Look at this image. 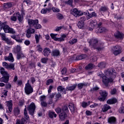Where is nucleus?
<instances>
[{
	"label": "nucleus",
	"mask_w": 124,
	"mask_h": 124,
	"mask_svg": "<svg viewBox=\"0 0 124 124\" xmlns=\"http://www.w3.org/2000/svg\"><path fill=\"white\" fill-rule=\"evenodd\" d=\"M66 4H68L71 6H72V3H73V0H68V1H66L65 2Z\"/></svg>",
	"instance_id": "864d4df0"
},
{
	"label": "nucleus",
	"mask_w": 124,
	"mask_h": 124,
	"mask_svg": "<svg viewBox=\"0 0 124 124\" xmlns=\"http://www.w3.org/2000/svg\"><path fill=\"white\" fill-rule=\"evenodd\" d=\"M48 116L50 119H53L54 117L55 118H57V114H56V113L54 111H49L48 113Z\"/></svg>",
	"instance_id": "2f4dec72"
},
{
	"label": "nucleus",
	"mask_w": 124,
	"mask_h": 124,
	"mask_svg": "<svg viewBox=\"0 0 124 124\" xmlns=\"http://www.w3.org/2000/svg\"><path fill=\"white\" fill-rule=\"evenodd\" d=\"M62 108H61L60 107H58L55 109V111L57 114H61V113L62 112Z\"/></svg>",
	"instance_id": "09e8293b"
},
{
	"label": "nucleus",
	"mask_w": 124,
	"mask_h": 124,
	"mask_svg": "<svg viewBox=\"0 0 124 124\" xmlns=\"http://www.w3.org/2000/svg\"><path fill=\"white\" fill-rule=\"evenodd\" d=\"M35 108H36V107L35 106V104L33 102L31 103L28 106V110L29 112V114H30L31 116H33L34 114Z\"/></svg>",
	"instance_id": "6e6552de"
},
{
	"label": "nucleus",
	"mask_w": 124,
	"mask_h": 124,
	"mask_svg": "<svg viewBox=\"0 0 124 124\" xmlns=\"http://www.w3.org/2000/svg\"><path fill=\"white\" fill-rule=\"evenodd\" d=\"M108 10V7L106 6H102L101 7V8L99 9V11L100 12H105L106 11H107Z\"/></svg>",
	"instance_id": "e433bc0d"
},
{
	"label": "nucleus",
	"mask_w": 124,
	"mask_h": 124,
	"mask_svg": "<svg viewBox=\"0 0 124 124\" xmlns=\"http://www.w3.org/2000/svg\"><path fill=\"white\" fill-rule=\"evenodd\" d=\"M23 58H25V55L22 51L20 52H18L17 53L16 59L17 60H20V59H23Z\"/></svg>",
	"instance_id": "c756f323"
},
{
	"label": "nucleus",
	"mask_w": 124,
	"mask_h": 124,
	"mask_svg": "<svg viewBox=\"0 0 124 124\" xmlns=\"http://www.w3.org/2000/svg\"><path fill=\"white\" fill-rule=\"evenodd\" d=\"M62 113H65L66 114H67V113L69 112L67 106H64L63 107H62Z\"/></svg>",
	"instance_id": "473e14b6"
},
{
	"label": "nucleus",
	"mask_w": 124,
	"mask_h": 124,
	"mask_svg": "<svg viewBox=\"0 0 124 124\" xmlns=\"http://www.w3.org/2000/svg\"><path fill=\"white\" fill-rule=\"evenodd\" d=\"M98 99L100 101H105V99H106V98H105V97H103L101 96V97H99L98 98Z\"/></svg>",
	"instance_id": "e2e57ef3"
},
{
	"label": "nucleus",
	"mask_w": 124,
	"mask_h": 124,
	"mask_svg": "<svg viewBox=\"0 0 124 124\" xmlns=\"http://www.w3.org/2000/svg\"><path fill=\"white\" fill-rule=\"evenodd\" d=\"M54 82V80L52 79H49L46 81V85H49L51 83H53Z\"/></svg>",
	"instance_id": "4d7b16f0"
},
{
	"label": "nucleus",
	"mask_w": 124,
	"mask_h": 124,
	"mask_svg": "<svg viewBox=\"0 0 124 124\" xmlns=\"http://www.w3.org/2000/svg\"><path fill=\"white\" fill-rule=\"evenodd\" d=\"M107 103L108 104H115V103H117V99L115 98L109 99L107 100Z\"/></svg>",
	"instance_id": "bb28decb"
},
{
	"label": "nucleus",
	"mask_w": 124,
	"mask_h": 124,
	"mask_svg": "<svg viewBox=\"0 0 124 124\" xmlns=\"http://www.w3.org/2000/svg\"><path fill=\"white\" fill-rule=\"evenodd\" d=\"M84 26H85V24L83 22L78 21V26L79 29H83V28H84Z\"/></svg>",
	"instance_id": "c9c22d12"
},
{
	"label": "nucleus",
	"mask_w": 124,
	"mask_h": 124,
	"mask_svg": "<svg viewBox=\"0 0 124 124\" xmlns=\"http://www.w3.org/2000/svg\"><path fill=\"white\" fill-rule=\"evenodd\" d=\"M42 54L45 57H49L51 54V49L48 47H46L44 49Z\"/></svg>",
	"instance_id": "f8f14e48"
},
{
	"label": "nucleus",
	"mask_w": 124,
	"mask_h": 124,
	"mask_svg": "<svg viewBox=\"0 0 124 124\" xmlns=\"http://www.w3.org/2000/svg\"><path fill=\"white\" fill-rule=\"evenodd\" d=\"M57 90L58 92H60L62 93H64L65 94L66 93V88H64L62 86H59L57 87Z\"/></svg>",
	"instance_id": "412c9836"
},
{
	"label": "nucleus",
	"mask_w": 124,
	"mask_h": 124,
	"mask_svg": "<svg viewBox=\"0 0 124 124\" xmlns=\"http://www.w3.org/2000/svg\"><path fill=\"white\" fill-rule=\"evenodd\" d=\"M114 36L118 39H123L124 37V34L120 31H118L115 33Z\"/></svg>",
	"instance_id": "2eb2a0df"
},
{
	"label": "nucleus",
	"mask_w": 124,
	"mask_h": 124,
	"mask_svg": "<svg viewBox=\"0 0 124 124\" xmlns=\"http://www.w3.org/2000/svg\"><path fill=\"white\" fill-rule=\"evenodd\" d=\"M96 31L98 33H101L102 32L107 31V29L104 27H97L96 28Z\"/></svg>",
	"instance_id": "5701e85b"
},
{
	"label": "nucleus",
	"mask_w": 124,
	"mask_h": 124,
	"mask_svg": "<svg viewBox=\"0 0 124 124\" xmlns=\"http://www.w3.org/2000/svg\"><path fill=\"white\" fill-rule=\"evenodd\" d=\"M108 73L109 74V75H112L114 73V69H109L108 71Z\"/></svg>",
	"instance_id": "6e6d98bb"
},
{
	"label": "nucleus",
	"mask_w": 124,
	"mask_h": 124,
	"mask_svg": "<svg viewBox=\"0 0 124 124\" xmlns=\"http://www.w3.org/2000/svg\"><path fill=\"white\" fill-rule=\"evenodd\" d=\"M15 40L16 41V42H18V43H22L23 41L24 40L23 39H20V37H17L16 36V39H15Z\"/></svg>",
	"instance_id": "37998d69"
},
{
	"label": "nucleus",
	"mask_w": 124,
	"mask_h": 124,
	"mask_svg": "<svg viewBox=\"0 0 124 124\" xmlns=\"http://www.w3.org/2000/svg\"><path fill=\"white\" fill-rule=\"evenodd\" d=\"M24 90L26 94H31V93H32L33 92V89L32 88V87H31V85L30 84V83H29V80L28 81L27 83L25 84Z\"/></svg>",
	"instance_id": "0eeeda50"
},
{
	"label": "nucleus",
	"mask_w": 124,
	"mask_h": 124,
	"mask_svg": "<svg viewBox=\"0 0 124 124\" xmlns=\"http://www.w3.org/2000/svg\"><path fill=\"white\" fill-rule=\"evenodd\" d=\"M51 55L53 57H58V56H60V51L58 49L53 50L52 51Z\"/></svg>",
	"instance_id": "c85d7f7f"
},
{
	"label": "nucleus",
	"mask_w": 124,
	"mask_h": 124,
	"mask_svg": "<svg viewBox=\"0 0 124 124\" xmlns=\"http://www.w3.org/2000/svg\"><path fill=\"white\" fill-rule=\"evenodd\" d=\"M94 67V65H93V63H89L88 65H87L85 68L86 70H91V69H93Z\"/></svg>",
	"instance_id": "7c9ffc66"
},
{
	"label": "nucleus",
	"mask_w": 124,
	"mask_h": 124,
	"mask_svg": "<svg viewBox=\"0 0 124 124\" xmlns=\"http://www.w3.org/2000/svg\"><path fill=\"white\" fill-rule=\"evenodd\" d=\"M28 23L30 27H34L35 29H41L42 26L38 24V19H28Z\"/></svg>",
	"instance_id": "39448f33"
},
{
	"label": "nucleus",
	"mask_w": 124,
	"mask_h": 124,
	"mask_svg": "<svg viewBox=\"0 0 124 124\" xmlns=\"http://www.w3.org/2000/svg\"><path fill=\"white\" fill-rule=\"evenodd\" d=\"M85 86H87V84L86 83H79L78 85V89H83V87H84Z\"/></svg>",
	"instance_id": "de8ad7c7"
},
{
	"label": "nucleus",
	"mask_w": 124,
	"mask_h": 124,
	"mask_svg": "<svg viewBox=\"0 0 124 124\" xmlns=\"http://www.w3.org/2000/svg\"><path fill=\"white\" fill-rule=\"evenodd\" d=\"M4 59L5 61H8V62H14V58L12 53H10L8 56H5Z\"/></svg>",
	"instance_id": "ddd939ff"
},
{
	"label": "nucleus",
	"mask_w": 124,
	"mask_h": 124,
	"mask_svg": "<svg viewBox=\"0 0 124 124\" xmlns=\"http://www.w3.org/2000/svg\"><path fill=\"white\" fill-rule=\"evenodd\" d=\"M99 90V88H98L97 86H95L93 87V89H91L90 90V92H93L94 91H98Z\"/></svg>",
	"instance_id": "680f3d73"
},
{
	"label": "nucleus",
	"mask_w": 124,
	"mask_h": 124,
	"mask_svg": "<svg viewBox=\"0 0 124 124\" xmlns=\"http://www.w3.org/2000/svg\"><path fill=\"white\" fill-rule=\"evenodd\" d=\"M15 40L16 41V42H18V43H22L23 41L24 40L23 39H20V37H17L16 36V39H15Z\"/></svg>",
	"instance_id": "79ce46f5"
},
{
	"label": "nucleus",
	"mask_w": 124,
	"mask_h": 124,
	"mask_svg": "<svg viewBox=\"0 0 124 124\" xmlns=\"http://www.w3.org/2000/svg\"><path fill=\"white\" fill-rule=\"evenodd\" d=\"M1 40L3 41H5L8 45H13L14 42L9 39L8 38H6L5 33H0Z\"/></svg>",
	"instance_id": "1a4fd4ad"
},
{
	"label": "nucleus",
	"mask_w": 124,
	"mask_h": 124,
	"mask_svg": "<svg viewBox=\"0 0 124 124\" xmlns=\"http://www.w3.org/2000/svg\"><path fill=\"white\" fill-rule=\"evenodd\" d=\"M52 10L53 12H60V10L58 8H55V7H53L52 8Z\"/></svg>",
	"instance_id": "13d9d810"
},
{
	"label": "nucleus",
	"mask_w": 124,
	"mask_h": 124,
	"mask_svg": "<svg viewBox=\"0 0 124 124\" xmlns=\"http://www.w3.org/2000/svg\"><path fill=\"white\" fill-rule=\"evenodd\" d=\"M71 13L72 15L76 17H79V16H82V15H83V13L81 11H79L76 8L73 9Z\"/></svg>",
	"instance_id": "9d476101"
},
{
	"label": "nucleus",
	"mask_w": 124,
	"mask_h": 124,
	"mask_svg": "<svg viewBox=\"0 0 124 124\" xmlns=\"http://www.w3.org/2000/svg\"><path fill=\"white\" fill-rule=\"evenodd\" d=\"M14 114L15 116H18L20 114V109L18 108H14Z\"/></svg>",
	"instance_id": "4c0bfd02"
},
{
	"label": "nucleus",
	"mask_w": 124,
	"mask_h": 124,
	"mask_svg": "<svg viewBox=\"0 0 124 124\" xmlns=\"http://www.w3.org/2000/svg\"><path fill=\"white\" fill-rule=\"evenodd\" d=\"M98 66L100 67V68H105L106 66V63L104 62H100L98 63Z\"/></svg>",
	"instance_id": "f704fd0d"
},
{
	"label": "nucleus",
	"mask_w": 124,
	"mask_h": 124,
	"mask_svg": "<svg viewBox=\"0 0 124 124\" xmlns=\"http://www.w3.org/2000/svg\"><path fill=\"white\" fill-rule=\"evenodd\" d=\"M68 107L72 112L74 113V112L76 111V108H75L74 104L70 103L69 104Z\"/></svg>",
	"instance_id": "cd10ccee"
},
{
	"label": "nucleus",
	"mask_w": 124,
	"mask_h": 124,
	"mask_svg": "<svg viewBox=\"0 0 124 124\" xmlns=\"http://www.w3.org/2000/svg\"><path fill=\"white\" fill-rule=\"evenodd\" d=\"M30 120V117L27 112V108H25L24 110V117L21 120H16V124H27L28 121Z\"/></svg>",
	"instance_id": "20e7f679"
},
{
	"label": "nucleus",
	"mask_w": 124,
	"mask_h": 124,
	"mask_svg": "<svg viewBox=\"0 0 124 124\" xmlns=\"http://www.w3.org/2000/svg\"><path fill=\"white\" fill-rule=\"evenodd\" d=\"M67 118V114L65 112H61L59 114V119H60L61 121H64Z\"/></svg>",
	"instance_id": "a211bd4d"
},
{
	"label": "nucleus",
	"mask_w": 124,
	"mask_h": 124,
	"mask_svg": "<svg viewBox=\"0 0 124 124\" xmlns=\"http://www.w3.org/2000/svg\"><path fill=\"white\" fill-rule=\"evenodd\" d=\"M47 11H48V10L47 8L46 9H42L41 12L42 13V14H46L47 13Z\"/></svg>",
	"instance_id": "0e129e2a"
},
{
	"label": "nucleus",
	"mask_w": 124,
	"mask_h": 124,
	"mask_svg": "<svg viewBox=\"0 0 124 124\" xmlns=\"http://www.w3.org/2000/svg\"><path fill=\"white\" fill-rule=\"evenodd\" d=\"M13 6V2H8L5 3H4V7L6 9H8V8H11Z\"/></svg>",
	"instance_id": "a878e982"
},
{
	"label": "nucleus",
	"mask_w": 124,
	"mask_h": 124,
	"mask_svg": "<svg viewBox=\"0 0 124 124\" xmlns=\"http://www.w3.org/2000/svg\"><path fill=\"white\" fill-rule=\"evenodd\" d=\"M57 18L58 20H62V19H63V16L61 14L58 13L57 14Z\"/></svg>",
	"instance_id": "c03bdc74"
},
{
	"label": "nucleus",
	"mask_w": 124,
	"mask_h": 124,
	"mask_svg": "<svg viewBox=\"0 0 124 124\" xmlns=\"http://www.w3.org/2000/svg\"><path fill=\"white\" fill-rule=\"evenodd\" d=\"M27 31L28 32H29L30 34H32V33H34L35 31L34 29H33L32 28H30L27 30Z\"/></svg>",
	"instance_id": "49530a36"
},
{
	"label": "nucleus",
	"mask_w": 124,
	"mask_h": 124,
	"mask_svg": "<svg viewBox=\"0 0 124 124\" xmlns=\"http://www.w3.org/2000/svg\"><path fill=\"white\" fill-rule=\"evenodd\" d=\"M103 82L106 87H108V84H109V83L113 82V78H108L106 77V76H104L103 77Z\"/></svg>",
	"instance_id": "9b49d317"
},
{
	"label": "nucleus",
	"mask_w": 124,
	"mask_h": 124,
	"mask_svg": "<svg viewBox=\"0 0 124 124\" xmlns=\"http://www.w3.org/2000/svg\"><path fill=\"white\" fill-rule=\"evenodd\" d=\"M116 93H117V90H116V89H115V88H113L111 90L110 93H111V94H116Z\"/></svg>",
	"instance_id": "338daca9"
},
{
	"label": "nucleus",
	"mask_w": 124,
	"mask_h": 124,
	"mask_svg": "<svg viewBox=\"0 0 124 124\" xmlns=\"http://www.w3.org/2000/svg\"><path fill=\"white\" fill-rule=\"evenodd\" d=\"M41 61L43 63H46V62H47V61H48V58H42Z\"/></svg>",
	"instance_id": "bf43d9fd"
},
{
	"label": "nucleus",
	"mask_w": 124,
	"mask_h": 124,
	"mask_svg": "<svg viewBox=\"0 0 124 124\" xmlns=\"http://www.w3.org/2000/svg\"><path fill=\"white\" fill-rule=\"evenodd\" d=\"M78 40L76 38L72 39V40L69 41V44L71 45H73V44H75V43H77Z\"/></svg>",
	"instance_id": "58836bf2"
},
{
	"label": "nucleus",
	"mask_w": 124,
	"mask_h": 124,
	"mask_svg": "<svg viewBox=\"0 0 124 124\" xmlns=\"http://www.w3.org/2000/svg\"><path fill=\"white\" fill-rule=\"evenodd\" d=\"M111 50L114 56H118V55H120L122 53L123 48L120 46L116 45L112 47Z\"/></svg>",
	"instance_id": "423d86ee"
},
{
	"label": "nucleus",
	"mask_w": 124,
	"mask_h": 124,
	"mask_svg": "<svg viewBox=\"0 0 124 124\" xmlns=\"http://www.w3.org/2000/svg\"><path fill=\"white\" fill-rule=\"evenodd\" d=\"M13 52L15 53V54H18V53L22 52V51H21V46L19 45H17L14 48Z\"/></svg>",
	"instance_id": "393cba45"
},
{
	"label": "nucleus",
	"mask_w": 124,
	"mask_h": 124,
	"mask_svg": "<svg viewBox=\"0 0 124 124\" xmlns=\"http://www.w3.org/2000/svg\"><path fill=\"white\" fill-rule=\"evenodd\" d=\"M100 94L101 96L105 97L106 98V96L108 95V93L106 92V91H100Z\"/></svg>",
	"instance_id": "72a5a7b5"
},
{
	"label": "nucleus",
	"mask_w": 124,
	"mask_h": 124,
	"mask_svg": "<svg viewBox=\"0 0 124 124\" xmlns=\"http://www.w3.org/2000/svg\"><path fill=\"white\" fill-rule=\"evenodd\" d=\"M39 36H40V35H37L36 34H35V38L36 40V43H38L39 42Z\"/></svg>",
	"instance_id": "5fc2aeb1"
},
{
	"label": "nucleus",
	"mask_w": 124,
	"mask_h": 124,
	"mask_svg": "<svg viewBox=\"0 0 124 124\" xmlns=\"http://www.w3.org/2000/svg\"><path fill=\"white\" fill-rule=\"evenodd\" d=\"M70 59H71V61H78V59H77V56L76 55H74L73 56H71L70 57Z\"/></svg>",
	"instance_id": "3c124183"
},
{
	"label": "nucleus",
	"mask_w": 124,
	"mask_h": 124,
	"mask_svg": "<svg viewBox=\"0 0 124 124\" xmlns=\"http://www.w3.org/2000/svg\"><path fill=\"white\" fill-rule=\"evenodd\" d=\"M13 104H12V101L10 100L9 101H7V106L8 107V110L9 112H12V106Z\"/></svg>",
	"instance_id": "4be33fe9"
},
{
	"label": "nucleus",
	"mask_w": 124,
	"mask_h": 124,
	"mask_svg": "<svg viewBox=\"0 0 124 124\" xmlns=\"http://www.w3.org/2000/svg\"><path fill=\"white\" fill-rule=\"evenodd\" d=\"M108 123L110 124H117V119L115 117H109L108 119Z\"/></svg>",
	"instance_id": "4468645a"
},
{
	"label": "nucleus",
	"mask_w": 124,
	"mask_h": 124,
	"mask_svg": "<svg viewBox=\"0 0 124 124\" xmlns=\"http://www.w3.org/2000/svg\"><path fill=\"white\" fill-rule=\"evenodd\" d=\"M109 109H111V107H110V106L107 104H105L102 106V112H103V113H105V112H107V111H108Z\"/></svg>",
	"instance_id": "6ab92c4d"
},
{
	"label": "nucleus",
	"mask_w": 124,
	"mask_h": 124,
	"mask_svg": "<svg viewBox=\"0 0 124 124\" xmlns=\"http://www.w3.org/2000/svg\"><path fill=\"white\" fill-rule=\"evenodd\" d=\"M14 15H16V19L17 18L18 21L19 23H22L23 22V20H24V17L20 14V13L19 12L17 13H15L14 14Z\"/></svg>",
	"instance_id": "dca6fc26"
},
{
	"label": "nucleus",
	"mask_w": 124,
	"mask_h": 124,
	"mask_svg": "<svg viewBox=\"0 0 124 124\" xmlns=\"http://www.w3.org/2000/svg\"><path fill=\"white\" fill-rule=\"evenodd\" d=\"M0 28L1 30L2 29L3 30L5 33H12V34L16 33V31L13 28H11L6 25V22H1V21H0Z\"/></svg>",
	"instance_id": "7ed1b4c3"
},
{
	"label": "nucleus",
	"mask_w": 124,
	"mask_h": 124,
	"mask_svg": "<svg viewBox=\"0 0 124 124\" xmlns=\"http://www.w3.org/2000/svg\"><path fill=\"white\" fill-rule=\"evenodd\" d=\"M4 93H2L1 95V97H4V98H5V97H6V96H7V91L4 90Z\"/></svg>",
	"instance_id": "603ef678"
},
{
	"label": "nucleus",
	"mask_w": 124,
	"mask_h": 124,
	"mask_svg": "<svg viewBox=\"0 0 124 124\" xmlns=\"http://www.w3.org/2000/svg\"><path fill=\"white\" fill-rule=\"evenodd\" d=\"M2 65L4 68L0 67V73L3 76L0 78V81L3 82V83H8L10 75L8 72L5 71V68L7 69V70H15V64H8L6 62H3Z\"/></svg>",
	"instance_id": "f257e3e1"
},
{
	"label": "nucleus",
	"mask_w": 124,
	"mask_h": 124,
	"mask_svg": "<svg viewBox=\"0 0 124 124\" xmlns=\"http://www.w3.org/2000/svg\"><path fill=\"white\" fill-rule=\"evenodd\" d=\"M62 74H66V68H64L61 71Z\"/></svg>",
	"instance_id": "774afa93"
},
{
	"label": "nucleus",
	"mask_w": 124,
	"mask_h": 124,
	"mask_svg": "<svg viewBox=\"0 0 124 124\" xmlns=\"http://www.w3.org/2000/svg\"><path fill=\"white\" fill-rule=\"evenodd\" d=\"M90 102L89 101L88 103L85 102H83L81 104L82 107L83 108H86L87 106H89L90 105Z\"/></svg>",
	"instance_id": "a19ab883"
},
{
	"label": "nucleus",
	"mask_w": 124,
	"mask_h": 124,
	"mask_svg": "<svg viewBox=\"0 0 124 124\" xmlns=\"http://www.w3.org/2000/svg\"><path fill=\"white\" fill-rule=\"evenodd\" d=\"M90 22V26L91 27V28H94L97 25V21L96 20H89Z\"/></svg>",
	"instance_id": "aec40b11"
},
{
	"label": "nucleus",
	"mask_w": 124,
	"mask_h": 124,
	"mask_svg": "<svg viewBox=\"0 0 124 124\" xmlns=\"http://www.w3.org/2000/svg\"><path fill=\"white\" fill-rule=\"evenodd\" d=\"M87 57V55L85 54H82L81 55H78L77 56V59L78 61H79L80 60H83V59H85Z\"/></svg>",
	"instance_id": "ea45409f"
},
{
	"label": "nucleus",
	"mask_w": 124,
	"mask_h": 124,
	"mask_svg": "<svg viewBox=\"0 0 124 124\" xmlns=\"http://www.w3.org/2000/svg\"><path fill=\"white\" fill-rule=\"evenodd\" d=\"M37 48L39 52H42V47H41V46H40V45H38L37 46Z\"/></svg>",
	"instance_id": "69168bd1"
},
{
	"label": "nucleus",
	"mask_w": 124,
	"mask_h": 124,
	"mask_svg": "<svg viewBox=\"0 0 124 124\" xmlns=\"http://www.w3.org/2000/svg\"><path fill=\"white\" fill-rule=\"evenodd\" d=\"M119 113L121 114H123L124 113V107H121L119 110Z\"/></svg>",
	"instance_id": "052dcab7"
},
{
	"label": "nucleus",
	"mask_w": 124,
	"mask_h": 124,
	"mask_svg": "<svg viewBox=\"0 0 124 124\" xmlns=\"http://www.w3.org/2000/svg\"><path fill=\"white\" fill-rule=\"evenodd\" d=\"M77 86V84H73L72 86H67L66 88V90L67 92H68L69 91H74L75 89H76Z\"/></svg>",
	"instance_id": "b1692460"
},
{
	"label": "nucleus",
	"mask_w": 124,
	"mask_h": 124,
	"mask_svg": "<svg viewBox=\"0 0 124 124\" xmlns=\"http://www.w3.org/2000/svg\"><path fill=\"white\" fill-rule=\"evenodd\" d=\"M86 14H88L86 17L87 20H89V19L93 18V17H96L97 16L95 12H92V13H90V12H87Z\"/></svg>",
	"instance_id": "f3484780"
},
{
	"label": "nucleus",
	"mask_w": 124,
	"mask_h": 124,
	"mask_svg": "<svg viewBox=\"0 0 124 124\" xmlns=\"http://www.w3.org/2000/svg\"><path fill=\"white\" fill-rule=\"evenodd\" d=\"M57 35H58V34H53V33L50 34V36L51 38H52V39H54V40H55V41L57 39V37H56Z\"/></svg>",
	"instance_id": "8fccbe9b"
},
{
	"label": "nucleus",
	"mask_w": 124,
	"mask_h": 124,
	"mask_svg": "<svg viewBox=\"0 0 124 124\" xmlns=\"http://www.w3.org/2000/svg\"><path fill=\"white\" fill-rule=\"evenodd\" d=\"M89 43L92 44L93 47L94 49H96L97 52H100V51L103 50V48H104L103 44L98 43V41L96 39H92L89 42Z\"/></svg>",
	"instance_id": "f03ea898"
},
{
	"label": "nucleus",
	"mask_w": 124,
	"mask_h": 124,
	"mask_svg": "<svg viewBox=\"0 0 124 124\" xmlns=\"http://www.w3.org/2000/svg\"><path fill=\"white\" fill-rule=\"evenodd\" d=\"M11 20L13 22H16L17 21V16L16 15H13L12 16H11Z\"/></svg>",
	"instance_id": "a18cd8bd"
}]
</instances>
